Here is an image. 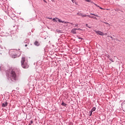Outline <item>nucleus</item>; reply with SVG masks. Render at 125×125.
Wrapping results in <instances>:
<instances>
[{"mask_svg": "<svg viewBox=\"0 0 125 125\" xmlns=\"http://www.w3.org/2000/svg\"><path fill=\"white\" fill-rule=\"evenodd\" d=\"M10 76L11 80H14V81H16V79H17V75H16L15 71L11 70Z\"/></svg>", "mask_w": 125, "mask_h": 125, "instance_id": "1", "label": "nucleus"}, {"mask_svg": "<svg viewBox=\"0 0 125 125\" xmlns=\"http://www.w3.org/2000/svg\"><path fill=\"white\" fill-rule=\"evenodd\" d=\"M53 22H59V23H64V24H68L70 22L68 21H64L61 20H60L58 18H55L53 19Z\"/></svg>", "mask_w": 125, "mask_h": 125, "instance_id": "2", "label": "nucleus"}, {"mask_svg": "<svg viewBox=\"0 0 125 125\" xmlns=\"http://www.w3.org/2000/svg\"><path fill=\"white\" fill-rule=\"evenodd\" d=\"M21 66H22V68H24V69H28V67H29V65H28V63H27V62L22 63L21 64Z\"/></svg>", "mask_w": 125, "mask_h": 125, "instance_id": "3", "label": "nucleus"}, {"mask_svg": "<svg viewBox=\"0 0 125 125\" xmlns=\"http://www.w3.org/2000/svg\"><path fill=\"white\" fill-rule=\"evenodd\" d=\"M24 63H26V58L25 57H22L21 60V63L22 64H24Z\"/></svg>", "mask_w": 125, "mask_h": 125, "instance_id": "4", "label": "nucleus"}, {"mask_svg": "<svg viewBox=\"0 0 125 125\" xmlns=\"http://www.w3.org/2000/svg\"><path fill=\"white\" fill-rule=\"evenodd\" d=\"M96 33L98 34V35H100V36H104V33L101 31H96Z\"/></svg>", "mask_w": 125, "mask_h": 125, "instance_id": "5", "label": "nucleus"}, {"mask_svg": "<svg viewBox=\"0 0 125 125\" xmlns=\"http://www.w3.org/2000/svg\"><path fill=\"white\" fill-rule=\"evenodd\" d=\"M76 31H77V28H73L72 29L71 32L72 33V34H77V32H76Z\"/></svg>", "mask_w": 125, "mask_h": 125, "instance_id": "6", "label": "nucleus"}, {"mask_svg": "<svg viewBox=\"0 0 125 125\" xmlns=\"http://www.w3.org/2000/svg\"><path fill=\"white\" fill-rule=\"evenodd\" d=\"M8 103H7V102H5V103H3L2 104V107H6V106H7Z\"/></svg>", "mask_w": 125, "mask_h": 125, "instance_id": "7", "label": "nucleus"}, {"mask_svg": "<svg viewBox=\"0 0 125 125\" xmlns=\"http://www.w3.org/2000/svg\"><path fill=\"white\" fill-rule=\"evenodd\" d=\"M35 45H36L37 46H39L40 45V43L38 42V41H36L34 43Z\"/></svg>", "mask_w": 125, "mask_h": 125, "instance_id": "8", "label": "nucleus"}, {"mask_svg": "<svg viewBox=\"0 0 125 125\" xmlns=\"http://www.w3.org/2000/svg\"><path fill=\"white\" fill-rule=\"evenodd\" d=\"M62 106H64V107H67V104L64 103V102H62Z\"/></svg>", "mask_w": 125, "mask_h": 125, "instance_id": "9", "label": "nucleus"}, {"mask_svg": "<svg viewBox=\"0 0 125 125\" xmlns=\"http://www.w3.org/2000/svg\"><path fill=\"white\" fill-rule=\"evenodd\" d=\"M90 15H93V16H96V17H99V16L98 15L90 13Z\"/></svg>", "mask_w": 125, "mask_h": 125, "instance_id": "10", "label": "nucleus"}, {"mask_svg": "<svg viewBox=\"0 0 125 125\" xmlns=\"http://www.w3.org/2000/svg\"><path fill=\"white\" fill-rule=\"evenodd\" d=\"M96 109V108H95V107H93L91 110V112H94V111H95V110Z\"/></svg>", "mask_w": 125, "mask_h": 125, "instance_id": "11", "label": "nucleus"}, {"mask_svg": "<svg viewBox=\"0 0 125 125\" xmlns=\"http://www.w3.org/2000/svg\"><path fill=\"white\" fill-rule=\"evenodd\" d=\"M77 15H78L79 16L82 17L83 14H82L81 13H77Z\"/></svg>", "mask_w": 125, "mask_h": 125, "instance_id": "12", "label": "nucleus"}, {"mask_svg": "<svg viewBox=\"0 0 125 125\" xmlns=\"http://www.w3.org/2000/svg\"><path fill=\"white\" fill-rule=\"evenodd\" d=\"M87 16V15H83V14H82V17H83V18L86 17Z\"/></svg>", "mask_w": 125, "mask_h": 125, "instance_id": "13", "label": "nucleus"}, {"mask_svg": "<svg viewBox=\"0 0 125 125\" xmlns=\"http://www.w3.org/2000/svg\"><path fill=\"white\" fill-rule=\"evenodd\" d=\"M104 23L105 24H106L107 25H108V27H110V24L108 23V22H104Z\"/></svg>", "mask_w": 125, "mask_h": 125, "instance_id": "14", "label": "nucleus"}, {"mask_svg": "<svg viewBox=\"0 0 125 125\" xmlns=\"http://www.w3.org/2000/svg\"><path fill=\"white\" fill-rule=\"evenodd\" d=\"M89 113H90V115H89V116H90V117H91V116H92V112H91V111L89 112Z\"/></svg>", "mask_w": 125, "mask_h": 125, "instance_id": "15", "label": "nucleus"}, {"mask_svg": "<svg viewBox=\"0 0 125 125\" xmlns=\"http://www.w3.org/2000/svg\"><path fill=\"white\" fill-rule=\"evenodd\" d=\"M109 60H110V61H111V62H115V61H114L113 60V59H112V58H110V59H109Z\"/></svg>", "mask_w": 125, "mask_h": 125, "instance_id": "16", "label": "nucleus"}, {"mask_svg": "<svg viewBox=\"0 0 125 125\" xmlns=\"http://www.w3.org/2000/svg\"><path fill=\"white\" fill-rule=\"evenodd\" d=\"M85 1H87V2H90V0H84Z\"/></svg>", "mask_w": 125, "mask_h": 125, "instance_id": "17", "label": "nucleus"}, {"mask_svg": "<svg viewBox=\"0 0 125 125\" xmlns=\"http://www.w3.org/2000/svg\"><path fill=\"white\" fill-rule=\"evenodd\" d=\"M86 27H87L88 28H90L91 27L88 26V25L87 24H86Z\"/></svg>", "mask_w": 125, "mask_h": 125, "instance_id": "18", "label": "nucleus"}, {"mask_svg": "<svg viewBox=\"0 0 125 125\" xmlns=\"http://www.w3.org/2000/svg\"><path fill=\"white\" fill-rule=\"evenodd\" d=\"M87 16L88 17H89V18H91V16L90 15H87Z\"/></svg>", "mask_w": 125, "mask_h": 125, "instance_id": "19", "label": "nucleus"}, {"mask_svg": "<svg viewBox=\"0 0 125 125\" xmlns=\"http://www.w3.org/2000/svg\"><path fill=\"white\" fill-rule=\"evenodd\" d=\"M71 1H72L73 3H74L75 0H71Z\"/></svg>", "mask_w": 125, "mask_h": 125, "instance_id": "20", "label": "nucleus"}, {"mask_svg": "<svg viewBox=\"0 0 125 125\" xmlns=\"http://www.w3.org/2000/svg\"><path fill=\"white\" fill-rule=\"evenodd\" d=\"M91 18L92 19H94V17L91 16Z\"/></svg>", "mask_w": 125, "mask_h": 125, "instance_id": "21", "label": "nucleus"}, {"mask_svg": "<svg viewBox=\"0 0 125 125\" xmlns=\"http://www.w3.org/2000/svg\"><path fill=\"white\" fill-rule=\"evenodd\" d=\"M94 19H95V20H97V18H96V17H94Z\"/></svg>", "mask_w": 125, "mask_h": 125, "instance_id": "22", "label": "nucleus"}, {"mask_svg": "<svg viewBox=\"0 0 125 125\" xmlns=\"http://www.w3.org/2000/svg\"><path fill=\"white\" fill-rule=\"evenodd\" d=\"M109 37H110V38H111V39H112V40L113 39V37H112V36H109Z\"/></svg>", "mask_w": 125, "mask_h": 125, "instance_id": "23", "label": "nucleus"}, {"mask_svg": "<svg viewBox=\"0 0 125 125\" xmlns=\"http://www.w3.org/2000/svg\"><path fill=\"white\" fill-rule=\"evenodd\" d=\"M99 8H100V9H103L102 7H99Z\"/></svg>", "mask_w": 125, "mask_h": 125, "instance_id": "24", "label": "nucleus"}, {"mask_svg": "<svg viewBox=\"0 0 125 125\" xmlns=\"http://www.w3.org/2000/svg\"><path fill=\"white\" fill-rule=\"evenodd\" d=\"M43 0V1L44 2H46V1L45 0Z\"/></svg>", "mask_w": 125, "mask_h": 125, "instance_id": "25", "label": "nucleus"}, {"mask_svg": "<svg viewBox=\"0 0 125 125\" xmlns=\"http://www.w3.org/2000/svg\"><path fill=\"white\" fill-rule=\"evenodd\" d=\"M77 30H81V31H82V30L80 29V28H78V29H77Z\"/></svg>", "mask_w": 125, "mask_h": 125, "instance_id": "26", "label": "nucleus"}, {"mask_svg": "<svg viewBox=\"0 0 125 125\" xmlns=\"http://www.w3.org/2000/svg\"><path fill=\"white\" fill-rule=\"evenodd\" d=\"M25 47H27V46H28V45H27V44H25Z\"/></svg>", "mask_w": 125, "mask_h": 125, "instance_id": "27", "label": "nucleus"}, {"mask_svg": "<svg viewBox=\"0 0 125 125\" xmlns=\"http://www.w3.org/2000/svg\"><path fill=\"white\" fill-rule=\"evenodd\" d=\"M48 19H52L51 18H48Z\"/></svg>", "mask_w": 125, "mask_h": 125, "instance_id": "28", "label": "nucleus"}, {"mask_svg": "<svg viewBox=\"0 0 125 125\" xmlns=\"http://www.w3.org/2000/svg\"><path fill=\"white\" fill-rule=\"evenodd\" d=\"M96 6H97L98 7H99V6L97 5V4H96Z\"/></svg>", "mask_w": 125, "mask_h": 125, "instance_id": "29", "label": "nucleus"}, {"mask_svg": "<svg viewBox=\"0 0 125 125\" xmlns=\"http://www.w3.org/2000/svg\"><path fill=\"white\" fill-rule=\"evenodd\" d=\"M75 27H78V24L76 25Z\"/></svg>", "mask_w": 125, "mask_h": 125, "instance_id": "30", "label": "nucleus"}, {"mask_svg": "<svg viewBox=\"0 0 125 125\" xmlns=\"http://www.w3.org/2000/svg\"><path fill=\"white\" fill-rule=\"evenodd\" d=\"M31 124H33V121H31Z\"/></svg>", "mask_w": 125, "mask_h": 125, "instance_id": "31", "label": "nucleus"}, {"mask_svg": "<svg viewBox=\"0 0 125 125\" xmlns=\"http://www.w3.org/2000/svg\"><path fill=\"white\" fill-rule=\"evenodd\" d=\"M104 35L105 36H107V33H105Z\"/></svg>", "mask_w": 125, "mask_h": 125, "instance_id": "32", "label": "nucleus"}, {"mask_svg": "<svg viewBox=\"0 0 125 125\" xmlns=\"http://www.w3.org/2000/svg\"><path fill=\"white\" fill-rule=\"evenodd\" d=\"M51 1H54V0H51Z\"/></svg>", "mask_w": 125, "mask_h": 125, "instance_id": "33", "label": "nucleus"}, {"mask_svg": "<svg viewBox=\"0 0 125 125\" xmlns=\"http://www.w3.org/2000/svg\"><path fill=\"white\" fill-rule=\"evenodd\" d=\"M70 24H72V25H73V23H70Z\"/></svg>", "mask_w": 125, "mask_h": 125, "instance_id": "34", "label": "nucleus"}, {"mask_svg": "<svg viewBox=\"0 0 125 125\" xmlns=\"http://www.w3.org/2000/svg\"><path fill=\"white\" fill-rule=\"evenodd\" d=\"M79 39H83V38H79Z\"/></svg>", "mask_w": 125, "mask_h": 125, "instance_id": "35", "label": "nucleus"}]
</instances>
